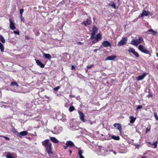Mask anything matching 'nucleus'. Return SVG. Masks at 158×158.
Returning a JSON list of instances; mask_svg holds the SVG:
<instances>
[{
    "instance_id": "nucleus-36",
    "label": "nucleus",
    "mask_w": 158,
    "mask_h": 158,
    "mask_svg": "<svg viewBox=\"0 0 158 158\" xmlns=\"http://www.w3.org/2000/svg\"><path fill=\"white\" fill-rule=\"evenodd\" d=\"M60 88V87L59 86H57L56 87H55L54 88V91H57Z\"/></svg>"
},
{
    "instance_id": "nucleus-14",
    "label": "nucleus",
    "mask_w": 158,
    "mask_h": 158,
    "mask_svg": "<svg viewBox=\"0 0 158 158\" xmlns=\"http://www.w3.org/2000/svg\"><path fill=\"white\" fill-rule=\"evenodd\" d=\"M114 126L117 127V129H118L120 131L122 130V126L119 123H115L114 124Z\"/></svg>"
},
{
    "instance_id": "nucleus-39",
    "label": "nucleus",
    "mask_w": 158,
    "mask_h": 158,
    "mask_svg": "<svg viewBox=\"0 0 158 158\" xmlns=\"http://www.w3.org/2000/svg\"><path fill=\"white\" fill-rule=\"evenodd\" d=\"M96 40V39H94L93 40H92V42L93 43H94L98 42V41H97Z\"/></svg>"
},
{
    "instance_id": "nucleus-32",
    "label": "nucleus",
    "mask_w": 158,
    "mask_h": 158,
    "mask_svg": "<svg viewBox=\"0 0 158 158\" xmlns=\"http://www.w3.org/2000/svg\"><path fill=\"white\" fill-rule=\"evenodd\" d=\"M24 10V9H21L20 10V13L21 15H23V13Z\"/></svg>"
},
{
    "instance_id": "nucleus-13",
    "label": "nucleus",
    "mask_w": 158,
    "mask_h": 158,
    "mask_svg": "<svg viewBox=\"0 0 158 158\" xmlns=\"http://www.w3.org/2000/svg\"><path fill=\"white\" fill-rule=\"evenodd\" d=\"M116 58V56L115 55H113L111 56H108L105 59V60H113Z\"/></svg>"
},
{
    "instance_id": "nucleus-17",
    "label": "nucleus",
    "mask_w": 158,
    "mask_h": 158,
    "mask_svg": "<svg viewBox=\"0 0 158 158\" xmlns=\"http://www.w3.org/2000/svg\"><path fill=\"white\" fill-rule=\"evenodd\" d=\"M50 140L55 143H58L59 141L54 137H50Z\"/></svg>"
},
{
    "instance_id": "nucleus-45",
    "label": "nucleus",
    "mask_w": 158,
    "mask_h": 158,
    "mask_svg": "<svg viewBox=\"0 0 158 158\" xmlns=\"http://www.w3.org/2000/svg\"><path fill=\"white\" fill-rule=\"evenodd\" d=\"M152 95H148V98H149L150 97H152Z\"/></svg>"
},
{
    "instance_id": "nucleus-11",
    "label": "nucleus",
    "mask_w": 158,
    "mask_h": 158,
    "mask_svg": "<svg viewBox=\"0 0 158 158\" xmlns=\"http://www.w3.org/2000/svg\"><path fill=\"white\" fill-rule=\"evenodd\" d=\"M35 60L38 66H40L41 68H43L44 67L45 65L42 63L39 60L35 59Z\"/></svg>"
},
{
    "instance_id": "nucleus-29",
    "label": "nucleus",
    "mask_w": 158,
    "mask_h": 158,
    "mask_svg": "<svg viewBox=\"0 0 158 158\" xmlns=\"http://www.w3.org/2000/svg\"><path fill=\"white\" fill-rule=\"evenodd\" d=\"M11 85L14 86V85H16L17 87H18V85L16 82H11Z\"/></svg>"
},
{
    "instance_id": "nucleus-37",
    "label": "nucleus",
    "mask_w": 158,
    "mask_h": 158,
    "mask_svg": "<svg viewBox=\"0 0 158 158\" xmlns=\"http://www.w3.org/2000/svg\"><path fill=\"white\" fill-rule=\"evenodd\" d=\"M89 123L91 125H92L93 123H96L95 121H92L91 120H89Z\"/></svg>"
},
{
    "instance_id": "nucleus-38",
    "label": "nucleus",
    "mask_w": 158,
    "mask_h": 158,
    "mask_svg": "<svg viewBox=\"0 0 158 158\" xmlns=\"http://www.w3.org/2000/svg\"><path fill=\"white\" fill-rule=\"evenodd\" d=\"M94 66L93 64H92L90 66H87V68L89 69H90L91 68L93 67Z\"/></svg>"
},
{
    "instance_id": "nucleus-49",
    "label": "nucleus",
    "mask_w": 158,
    "mask_h": 158,
    "mask_svg": "<svg viewBox=\"0 0 158 158\" xmlns=\"http://www.w3.org/2000/svg\"><path fill=\"white\" fill-rule=\"evenodd\" d=\"M98 49H95L94 50V52H96L97 51Z\"/></svg>"
},
{
    "instance_id": "nucleus-33",
    "label": "nucleus",
    "mask_w": 158,
    "mask_h": 158,
    "mask_svg": "<svg viewBox=\"0 0 158 158\" xmlns=\"http://www.w3.org/2000/svg\"><path fill=\"white\" fill-rule=\"evenodd\" d=\"M154 117L157 120H158V116L156 113H155L154 114Z\"/></svg>"
},
{
    "instance_id": "nucleus-43",
    "label": "nucleus",
    "mask_w": 158,
    "mask_h": 158,
    "mask_svg": "<svg viewBox=\"0 0 158 158\" xmlns=\"http://www.w3.org/2000/svg\"><path fill=\"white\" fill-rule=\"evenodd\" d=\"M77 44L79 45H81L84 44L83 43L81 42H78L77 43Z\"/></svg>"
},
{
    "instance_id": "nucleus-47",
    "label": "nucleus",
    "mask_w": 158,
    "mask_h": 158,
    "mask_svg": "<svg viewBox=\"0 0 158 158\" xmlns=\"http://www.w3.org/2000/svg\"><path fill=\"white\" fill-rule=\"evenodd\" d=\"M75 68L74 66L73 65H72L71 67V69H73Z\"/></svg>"
},
{
    "instance_id": "nucleus-48",
    "label": "nucleus",
    "mask_w": 158,
    "mask_h": 158,
    "mask_svg": "<svg viewBox=\"0 0 158 158\" xmlns=\"http://www.w3.org/2000/svg\"><path fill=\"white\" fill-rule=\"evenodd\" d=\"M68 146H64V148L65 149H66L67 148H68Z\"/></svg>"
},
{
    "instance_id": "nucleus-31",
    "label": "nucleus",
    "mask_w": 158,
    "mask_h": 158,
    "mask_svg": "<svg viewBox=\"0 0 158 158\" xmlns=\"http://www.w3.org/2000/svg\"><path fill=\"white\" fill-rule=\"evenodd\" d=\"M152 145L154 146V148H156L157 147V142H155L154 143L152 144Z\"/></svg>"
},
{
    "instance_id": "nucleus-34",
    "label": "nucleus",
    "mask_w": 158,
    "mask_h": 158,
    "mask_svg": "<svg viewBox=\"0 0 158 158\" xmlns=\"http://www.w3.org/2000/svg\"><path fill=\"white\" fill-rule=\"evenodd\" d=\"M142 106L141 105H139L137 106V108L136 109V110H137L139 109L142 108Z\"/></svg>"
},
{
    "instance_id": "nucleus-3",
    "label": "nucleus",
    "mask_w": 158,
    "mask_h": 158,
    "mask_svg": "<svg viewBox=\"0 0 158 158\" xmlns=\"http://www.w3.org/2000/svg\"><path fill=\"white\" fill-rule=\"evenodd\" d=\"M138 48L139 50L142 52L147 54H149L150 55H151V54L149 53V51L147 49L142 45H140L139 46Z\"/></svg>"
},
{
    "instance_id": "nucleus-9",
    "label": "nucleus",
    "mask_w": 158,
    "mask_h": 158,
    "mask_svg": "<svg viewBox=\"0 0 158 158\" xmlns=\"http://www.w3.org/2000/svg\"><path fill=\"white\" fill-rule=\"evenodd\" d=\"M28 132L27 131H23L20 132H17V135L19 137H21L23 136H25L27 135L28 134Z\"/></svg>"
},
{
    "instance_id": "nucleus-18",
    "label": "nucleus",
    "mask_w": 158,
    "mask_h": 158,
    "mask_svg": "<svg viewBox=\"0 0 158 158\" xmlns=\"http://www.w3.org/2000/svg\"><path fill=\"white\" fill-rule=\"evenodd\" d=\"M83 23L85 26H86L87 25H90L91 23V21L88 19H87L86 21L83 22Z\"/></svg>"
},
{
    "instance_id": "nucleus-10",
    "label": "nucleus",
    "mask_w": 158,
    "mask_h": 158,
    "mask_svg": "<svg viewBox=\"0 0 158 158\" xmlns=\"http://www.w3.org/2000/svg\"><path fill=\"white\" fill-rule=\"evenodd\" d=\"M102 45L104 47L107 48L111 47V45L110 43L108 41H104L102 43Z\"/></svg>"
},
{
    "instance_id": "nucleus-4",
    "label": "nucleus",
    "mask_w": 158,
    "mask_h": 158,
    "mask_svg": "<svg viewBox=\"0 0 158 158\" xmlns=\"http://www.w3.org/2000/svg\"><path fill=\"white\" fill-rule=\"evenodd\" d=\"M127 37H123L120 41L117 44V46L118 47L126 44L127 43Z\"/></svg>"
},
{
    "instance_id": "nucleus-8",
    "label": "nucleus",
    "mask_w": 158,
    "mask_h": 158,
    "mask_svg": "<svg viewBox=\"0 0 158 158\" xmlns=\"http://www.w3.org/2000/svg\"><path fill=\"white\" fill-rule=\"evenodd\" d=\"M149 14L150 13L149 11L143 10L142 11V13L139 16V17H140L141 18H143L144 16H148Z\"/></svg>"
},
{
    "instance_id": "nucleus-25",
    "label": "nucleus",
    "mask_w": 158,
    "mask_h": 158,
    "mask_svg": "<svg viewBox=\"0 0 158 158\" xmlns=\"http://www.w3.org/2000/svg\"><path fill=\"white\" fill-rule=\"evenodd\" d=\"M0 41L3 43L5 42V40L3 36L0 34Z\"/></svg>"
},
{
    "instance_id": "nucleus-5",
    "label": "nucleus",
    "mask_w": 158,
    "mask_h": 158,
    "mask_svg": "<svg viewBox=\"0 0 158 158\" xmlns=\"http://www.w3.org/2000/svg\"><path fill=\"white\" fill-rule=\"evenodd\" d=\"M6 158H17V156L14 153H11L10 152H7L5 153Z\"/></svg>"
},
{
    "instance_id": "nucleus-7",
    "label": "nucleus",
    "mask_w": 158,
    "mask_h": 158,
    "mask_svg": "<svg viewBox=\"0 0 158 158\" xmlns=\"http://www.w3.org/2000/svg\"><path fill=\"white\" fill-rule=\"evenodd\" d=\"M78 113L79 114V118L83 122H85L86 121V120L84 118V117H85V114L83 113L79 110L78 111Z\"/></svg>"
},
{
    "instance_id": "nucleus-30",
    "label": "nucleus",
    "mask_w": 158,
    "mask_h": 158,
    "mask_svg": "<svg viewBox=\"0 0 158 158\" xmlns=\"http://www.w3.org/2000/svg\"><path fill=\"white\" fill-rule=\"evenodd\" d=\"M134 55L136 57H139V55L138 53L136 52L135 51L133 53Z\"/></svg>"
},
{
    "instance_id": "nucleus-50",
    "label": "nucleus",
    "mask_w": 158,
    "mask_h": 158,
    "mask_svg": "<svg viewBox=\"0 0 158 158\" xmlns=\"http://www.w3.org/2000/svg\"><path fill=\"white\" fill-rule=\"evenodd\" d=\"M69 151L70 153L71 154V152H72L71 150H69Z\"/></svg>"
},
{
    "instance_id": "nucleus-24",
    "label": "nucleus",
    "mask_w": 158,
    "mask_h": 158,
    "mask_svg": "<svg viewBox=\"0 0 158 158\" xmlns=\"http://www.w3.org/2000/svg\"><path fill=\"white\" fill-rule=\"evenodd\" d=\"M111 138L112 139L116 140H119L120 139L119 137L118 136H115L114 135H113L111 136Z\"/></svg>"
},
{
    "instance_id": "nucleus-21",
    "label": "nucleus",
    "mask_w": 158,
    "mask_h": 158,
    "mask_svg": "<svg viewBox=\"0 0 158 158\" xmlns=\"http://www.w3.org/2000/svg\"><path fill=\"white\" fill-rule=\"evenodd\" d=\"M130 122L131 123H133L135 122L136 118L134 117L133 116H131L130 117Z\"/></svg>"
},
{
    "instance_id": "nucleus-16",
    "label": "nucleus",
    "mask_w": 158,
    "mask_h": 158,
    "mask_svg": "<svg viewBox=\"0 0 158 158\" xmlns=\"http://www.w3.org/2000/svg\"><path fill=\"white\" fill-rule=\"evenodd\" d=\"M66 144L68 146L73 147L74 146V143L71 141H67Z\"/></svg>"
},
{
    "instance_id": "nucleus-27",
    "label": "nucleus",
    "mask_w": 158,
    "mask_h": 158,
    "mask_svg": "<svg viewBox=\"0 0 158 158\" xmlns=\"http://www.w3.org/2000/svg\"><path fill=\"white\" fill-rule=\"evenodd\" d=\"M75 108L73 106H71L69 109V110L70 112H71L73 111Z\"/></svg>"
},
{
    "instance_id": "nucleus-23",
    "label": "nucleus",
    "mask_w": 158,
    "mask_h": 158,
    "mask_svg": "<svg viewBox=\"0 0 158 158\" xmlns=\"http://www.w3.org/2000/svg\"><path fill=\"white\" fill-rule=\"evenodd\" d=\"M108 5L111 6L114 9L116 8V6L115 5V3L114 2H111L108 4Z\"/></svg>"
},
{
    "instance_id": "nucleus-15",
    "label": "nucleus",
    "mask_w": 158,
    "mask_h": 158,
    "mask_svg": "<svg viewBox=\"0 0 158 158\" xmlns=\"http://www.w3.org/2000/svg\"><path fill=\"white\" fill-rule=\"evenodd\" d=\"M147 75V73H144L142 74V75H140L137 78V80L138 81H140L143 79Z\"/></svg>"
},
{
    "instance_id": "nucleus-52",
    "label": "nucleus",
    "mask_w": 158,
    "mask_h": 158,
    "mask_svg": "<svg viewBox=\"0 0 158 158\" xmlns=\"http://www.w3.org/2000/svg\"><path fill=\"white\" fill-rule=\"evenodd\" d=\"M85 71H86V72H87L88 71V70L86 69H85Z\"/></svg>"
},
{
    "instance_id": "nucleus-28",
    "label": "nucleus",
    "mask_w": 158,
    "mask_h": 158,
    "mask_svg": "<svg viewBox=\"0 0 158 158\" xmlns=\"http://www.w3.org/2000/svg\"><path fill=\"white\" fill-rule=\"evenodd\" d=\"M0 49L2 52H3L4 51V47L2 44L0 46Z\"/></svg>"
},
{
    "instance_id": "nucleus-54",
    "label": "nucleus",
    "mask_w": 158,
    "mask_h": 158,
    "mask_svg": "<svg viewBox=\"0 0 158 158\" xmlns=\"http://www.w3.org/2000/svg\"><path fill=\"white\" fill-rule=\"evenodd\" d=\"M2 44V43L0 42V46L1 44Z\"/></svg>"
},
{
    "instance_id": "nucleus-42",
    "label": "nucleus",
    "mask_w": 158,
    "mask_h": 158,
    "mask_svg": "<svg viewBox=\"0 0 158 158\" xmlns=\"http://www.w3.org/2000/svg\"><path fill=\"white\" fill-rule=\"evenodd\" d=\"M152 32V34L154 35H155L156 34V32L155 31H154Z\"/></svg>"
},
{
    "instance_id": "nucleus-12",
    "label": "nucleus",
    "mask_w": 158,
    "mask_h": 158,
    "mask_svg": "<svg viewBox=\"0 0 158 158\" xmlns=\"http://www.w3.org/2000/svg\"><path fill=\"white\" fill-rule=\"evenodd\" d=\"M9 21L10 22V28L12 30H14L16 28L15 26L13 23V22L12 21L11 19H9Z\"/></svg>"
},
{
    "instance_id": "nucleus-55",
    "label": "nucleus",
    "mask_w": 158,
    "mask_h": 158,
    "mask_svg": "<svg viewBox=\"0 0 158 158\" xmlns=\"http://www.w3.org/2000/svg\"><path fill=\"white\" fill-rule=\"evenodd\" d=\"M93 19H94V20L95 19V18H93Z\"/></svg>"
},
{
    "instance_id": "nucleus-19",
    "label": "nucleus",
    "mask_w": 158,
    "mask_h": 158,
    "mask_svg": "<svg viewBox=\"0 0 158 158\" xmlns=\"http://www.w3.org/2000/svg\"><path fill=\"white\" fill-rule=\"evenodd\" d=\"M102 36L100 34H98L97 35H96L95 38L96 40L97 41H98L99 40L101 39H102Z\"/></svg>"
},
{
    "instance_id": "nucleus-46",
    "label": "nucleus",
    "mask_w": 158,
    "mask_h": 158,
    "mask_svg": "<svg viewBox=\"0 0 158 158\" xmlns=\"http://www.w3.org/2000/svg\"><path fill=\"white\" fill-rule=\"evenodd\" d=\"M135 146L136 147V148H138L139 146V144H137V145H135Z\"/></svg>"
},
{
    "instance_id": "nucleus-40",
    "label": "nucleus",
    "mask_w": 158,
    "mask_h": 158,
    "mask_svg": "<svg viewBox=\"0 0 158 158\" xmlns=\"http://www.w3.org/2000/svg\"><path fill=\"white\" fill-rule=\"evenodd\" d=\"M20 18L21 20L23 22L24 20V18L23 17L22 15H20Z\"/></svg>"
},
{
    "instance_id": "nucleus-2",
    "label": "nucleus",
    "mask_w": 158,
    "mask_h": 158,
    "mask_svg": "<svg viewBox=\"0 0 158 158\" xmlns=\"http://www.w3.org/2000/svg\"><path fill=\"white\" fill-rule=\"evenodd\" d=\"M143 41V38L141 37L139 38L138 39H133L131 40V44L134 46H138Z\"/></svg>"
},
{
    "instance_id": "nucleus-53",
    "label": "nucleus",
    "mask_w": 158,
    "mask_h": 158,
    "mask_svg": "<svg viewBox=\"0 0 158 158\" xmlns=\"http://www.w3.org/2000/svg\"><path fill=\"white\" fill-rule=\"evenodd\" d=\"M148 143L149 144H151V145H152V143H151L150 142H148Z\"/></svg>"
},
{
    "instance_id": "nucleus-51",
    "label": "nucleus",
    "mask_w": 158,
    "mask_h": 158,
    "mask_svg": "<svg viewBox=\"0 0 158 158\" xmlns=\"http://www.w3.org/2000/svg\"><path fill=\"white\" fill-rule=\"evenodd\" d=\"M141 158H146L144 156H142V157Z\"/></svg>"
},
{
    "instance_id": "nucleus-35",
    "label": "nucleus",
    "mask_w": 158,
    "mask_h": 158,
    "mask_svg": "<svg viewBox=\"0 0 158 158\" xmlns=\"http://www.w3.org/2000/svg\"><path fill=\"white\" fill-rule=\"evenodd\" d=\"M14 34H17V35H19V31H14Z\"/></svg>"
},
{
    "instance_id": "nucleus-26",
    "label": "nucleus",
    "mask_w": 158,
    "mask_h": 158,
    "mask_svg": "<svg viewBox=\"0 0 158 158\" xmlns=\"http://www.w3.org/2000/svg\"><path fill=\"white\" fill-rule=\"evenodd\" d=\"M128 51L130 52H131L133 53L135 51V50L133 48H129L128 50Z\"/></svg>"
},
{
    "instance_id": "nucleus-22",
    "label": "nucleus",
    "mask_w": 158,
    "mask_h": 158,
    "mask_svg": "<svg viewBox=\"0 0 158 158\" xmlns=\"http://www.w3.org/2000/svg\"><path fill=\"white\" fill-rule=\"evenodd\" d=\"M43 56L45 58L47 59H50L51 58V56L49 54H46L44 53Z\"/></svg>"
},
{
    "instance_id": "nucleus-20",
    "label": "nucleus",
    "mask_w": 158,
    "mask_h": 158,
    "mask_svg": "<svg viewBox=\"0 0 158 158\" xmlns=\"http://www.w3.org/2000/svg\"><path fill=\"white\" fill-rule=\"evenodd\" d=\"M83 153V151L81 149H79V150L78 155L79 156V158H85L84 157L82 156V154Z\"/></svg>"
},
{
    "instance_id": "nucleus-1",
    "label": "nucleus",
    "mask_w": 158,
    "mask_h": 158,
    "mask_svg": "<svg viewBox=\"0 0 158 158\" xmlns=\"http://www.w3.org/2000/svg\"><path fill=\"white\" fill-rule=\"evenodd\" d=\"M42 145L45 147L46 150L48 154L52 153L51 148V143L49 142V139H47L42 142Z\"/></svg>"
},
{
    "instance_id": "nucleus-44",
    "label": "nucleus",
    "mask_w": 158,
    "mask_h": 158,
    "mask_svg": "<svg viewBox=\"0 0 158 158\" xmlns=\"http://www.w3.org/2000/svg\"><path fill=\"white\" fill-rule=\"evenodd\" d=\"M153 31V30L152 29H150L148 30V32H152Z\"/></svg>"
},
{
    "instance_id": "nucleus-41",
    "label": "nucleus",
    "mask_w": 158,
    "mask_h": 158,
    "mask_svg": "<svg viewBox=\"0 0 158 158\" xmlns=\"http://www.w3.org/2000/svg\"><path fill=\"white\" fill-rule=\"evenodd\" d=\"M1 136L3 137L6 139L7 140H10V139L7 137L4 136Z\"/></svg>"
},
{
    "instance_id": "nucleus-6",
    "label": "nucleus",
    "mask_w": 158,
    "mask_h": 158,
    "mask_svg": "<svg viewBox=\"0 0 158 158\" xmlns=\"http://www.w3.org/2000/svg\"><path fill=\"white\" fill-rule=\"evenodd\" d=\"M98 32V28L95 26H94L92 28V32L91 34L90 39L91 40L94 38V36Z\"/></svg>"
}]
</instances>
